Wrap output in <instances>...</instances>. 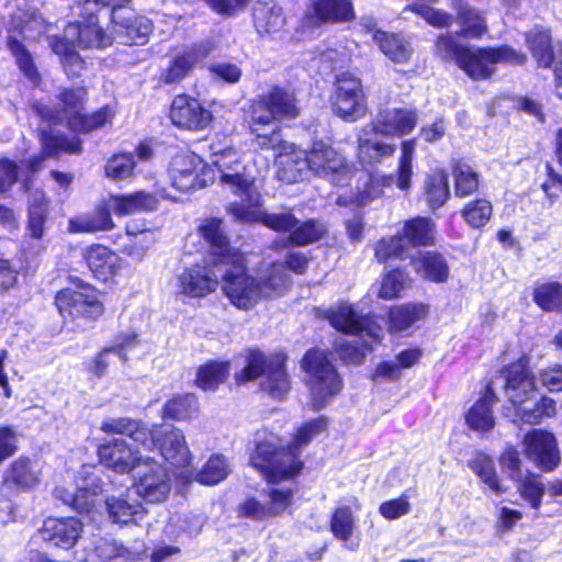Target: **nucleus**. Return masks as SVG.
<instances>
[{
  "instance_id": "f257e3e1",
  "label": "nucleus",
  "mask_w": 562,
  "mask_h": 562,
  "mask_svg": "<svg viewBox=\"0 0 562 562\" xmlns=\"http://www.w3.org/2000/svg\"><path fill=\"white\" fill-rule=\"evenodd\" d=\"M222 272V291L233 306L250 311L261 301L281 296L288 289L289 276L281 263H272L256 276L246 270L241 252H231Z\"/></svg>"
},
{
  "instance_id": "f03ea898",
  "label": "nucleus",
  "mask_w": 562,
  "mask_h": 562,
  "mask_svg": "<svg viewBox=\"0 0 562 562\" xmlns=\"http://www.w3.org/2000/svg\"><path fill=\"white\" fill-rule=\"evenodd\" d=\"M211 164L214 180L233 194L241 198L240 202L231 204L229 213L236 220H254L258 215L254 209L260 200L255 182L260 173L256 158L241 155L233 146L214 142L211 145Z\"/></svg>"
},
{
  "instance_id": "7ed1b4c3",
  "label": "nucleus",
  "mask_w": 562,
  "mask_h": 562,
  "mask_svg": "<svg viewBox=\"0 0 562 562\" xmlns=\"http://www.w3.org/2000/svg\"><path fill=\"white\" fill-rule=\"evenodd\" d=\"M279 155L278 177L285 182H296L306 170L318 177L328 179L336 186H346L355 170L347 159L330 144L324 140L314 142L310 150L297 148L294 144L283 145Z\"/></svg>"
},
{
  "instance_id": "20e7f679",
  "label": "nucleus",
  "mask_w": 562,
  "mask_h": 562,
  "mask_svg": "<svg viewBox=\"0 0 562 562\" xmlns=\"http://www.w3.org/2000/svg\"><path fill=\"white\" fill-rule=\"evenodd\" d=\"M327 420L324 417L316 418L304 424L293 435L288 449H279L269 441L257 445L251 454L250 463L268 482L277 483L295 476L302 468L297 459V450L306 446L314 437L325 431Z\"/></svg>"
},
{
  "instance_id": "39448f33",
  "label": "nucleus",
  "mask_w": 562,
  "mask_h": 562,
  "mask_svg": "<svg viewBox=\"0 0 562 562\" xmlns=\"http://www.w3.org/2000/svg\"><path fill=\"white\" fill-rule=\"evenodd\" d=\"M436 53L445 60H453L472 79L482 80L491 77L497 64H522L526 56L508 46L497 48L467 47L459 45L451 34L438 37Z\"/></svg>"
},
{
  "instance_id": "423d86ee",
  "label": "nucleus",
  "mask_w": 562,
  "mask_h": 562,
  "mask_svg": "<svg viewBox=\"0 0 562 562\" xmlns=\"http://www.w3.org/2000/svg\"><path fill=\"white\" fill-rule=\"evenodd\" d=\"M330 324L338 330L351 335V340L346 341L340 348V357L349 363H360L366 352L373 348L374 344L383 337L382 328L362 318L351 305L341 304L331 308L328 314Z\"/></svg>"
},
{
  "instance_id": "0eeeda50",
  "label": "nucleus",
  "mask_w": 562,
  "mask_h": 562,
  "mask_svg": "<svg viewBox=\"0 0 562 562\" xmlns=\"http://www.w3.org/2000/svg\"><path fill=\"white\" fill-rule=\"evenodd\" d=\"M88 14L83 24L70 23L65 30V37H53L49 45L59 55L68 76H79L83 69V60L76 52L75 43L86 48H101L111 44L112 40L98 26L93 7L85 10Z\"/></svg>"
},
{
  "instance_id": "6e6552de",
  "label": "nucleus",
  "mask_w": 562,
  "mask_h": 562,
  "mask_svg": "<svg viewBox=\"0 0 562 562\" xmlns=\"http://www.w3.org/2000/svg\"><path fill=\"white\" fill-rule=\"evenodd\" d=\"M48 25L37 12L27 7L14 13L10 23V35L8 47L14 56L16 64L23 75L33 83L37 85L40 74L34 65L33 58L24 45L18 40L16 34L24 40L34 42L46 32Z\"/></svg>"
},
{
  "instance_id": "1a4fd4ad",
  "label": "nucleus",
  "mask_w": 562,
  "mask_h": 562,
  "mask_svg": "<svg viewBox=\"0 0 562 562\" xmlns=\"http://www.w3.org/2000/svg\"><path fill=\"white\" fill-rule=\"evenodd\" d=\"M301 367L305 372L313 406L324 407L342 390V379L328 358L327 352L318 349L307 351Z\"/></svg>"
},
{
  "instance_id": "9d476101",
  "label": "nucleus",
  "mask_w": 562,
  "mask_h": 562,
  "mask_svg": "<svg viewBox=\"0 0 562 562\" xmlns=\"http://www.w3.org/2000/svg\"><path fill=\"white\" fill-rule=\"evenodd\" d=\"M284 357L278 356L265 370V356L259 350H249L246 367L235 374L237 383H245L266 372L262 389L272 397L283 398L290 390L289 376L284 369Z\"/></svg>"
},
{
  "instance_id": "9b49d317",
  "label": "nucleus",
  "mask_w": 562,
  "mask_h": 562,
  "mask_svg": "<svg viewBox=\"0 0 562 562\" xmlns=\"http://www.w3.org/2000/svg\"><path fill=\"white\" fill-rule=\"evenodd\" d=\"M75 285V289L66 288L56 294L55 303L60 315L65 319L100 317L104 308L99 291L79 279H76Z\"/></svg>"
},
{
  "instance_id": "f8f14e48",
  "label": "nucleus",
  "mask_w": 562,
  "mask_h": 562,
  "mask_svg": "<svg viewBox=\"0 0 562 562\" xmlns=\"http://www.w3.org/2000/svg\"><path fill=\"white\" fill-rule=\"evenodd\" d=\"M169 177L172 187L180 192H191L214 182V171L198 155L183 153L170 162Z\"/></svg>"
},
{
  "instance_id": "ddd939ff",
  "label": "nucleus",
  "mask_w": 562,
  "mask_h": 562,
  "mask_svg": "<svg viewBox=\"0 0 562 562\" xmlns=\"http://www.w3.org/2000/svg\"><path fill=\"white\" fill-rule=\"evenodd\" d=\"M224 265L212 259L184 268L176 279V293L192 299L205 297L216 291Z\"/></svg>"
},
{
  "instance_id": "4468645a",
  "label": "nucleus",
  "mask_w": 562,
  "mask_h": 562,
  "mask_svg": "<svg viewBox=\"0 0 562 562\" xmlns=\"http://www.w3.org/2000/svg\"><path fill=\"white\" fill-rule=\"evenodd\" d=\"M416 149V139H407L401 144V156L395 177L376 176L371 177L370 183L367 184L364 191L357 195L353 201L358 205H363L368 201L379 198L383 194V188H389L393 183L402 191H408L412 184L414 173L413 160Z\"/></svg>"
},
{
  "instance_id": "2eb2a0df",
  "label": "nucleus",
  "mask_w": 562,
  "mask_h": 562,
  "mask_svg": "<svg viewBox=\"0 0 562 562\" xmlns=\"http://www.w3.org/2000/svg\"><path fill=\"white\" fill-rule=\"evenodd\" d=\"M133 476V490L143 501L160 503L171 491V480L166 468L154 458L143 461Z\"/></svg>"
},
{
  "instance_id": "dca6fc26",
  "label": "nucleus",
  "mask_w": 562,
  "mask_h": 562,
  "mask_svg": "<svg viewBox=\"0 0 562 562\" xmlns=\"http://www.w3.org/2000/svg\"><path fill=\"white\" fill-rule=\"evenodd\" d=\"M278 117L272 112L263 97L255 101L251 106L249 128L255 136L257 145L262 149H272L273 156L279 161V155L283 150V145H290L282 140L276 122Z\"/></svg>"
},
{
  "instance_id": "f3484780",
  "label": "nucleus",
  "mask_w": 562,
  "mask_h": 562,
  "mask_svg": "<svg viewBox=\"0 0 562 562\" xmlns=\"http://www.w3.org/2000/svg\"><path fill=\"white\" fill-rule=\"evenodd\" d=\"M526 459L543 472L553 471L561 462L560 450L552 432L532 429L522 440Z\"/></svg>"
},
{
  "instance_id": "a211bd4d",
  "label": "nucleus",
  "mask_w": 562,
  "mask_h": 562,
  "mask_svg": "<svg viewBox=\"0 0 562 562\" xmlns=\"http://www.w3.org/2000/svg\"><path fill=\"white\" fill-rule=\"evenodd\" d=\"M140 445L128 442L125 439H114L101 445L98 449L100 462L116 473L136 472V468L150 457H145Z\"/></svg>"
},
{
  "instance_id": "6ab92c4d",
  "label": "nucleus",
  "mask_w": 562,
  "mask_h": 562,
  "mask_svg": "<svg viewBox=\"0 0 562 562\" xmlns=\"http://www.w3.org/2000/svg\"><path fill=\"white\" fill-rule=\"evenodd\" d=\"M92 470L91 467H82L80 482H76L75 486H58L55 490L56 496L78 512L89 513L99 502L102 492L101 481Z\"/></svg>"
},
{
  "instance_id": "aec40b11",
  "label": "nucleus",
  "mask_w": 562,
  "mask_h": 562,
  "mask_svg": "<svg viewBox=\"0 0 562 562\" xmlns=\"http://www.w3.org/2000/svg\"><path fill=\"white\" fill-rule=\"evenodd\" d=\"M293 491L289 487L271 488L262 499L250 497L238 508L239 515L256 521L278 517L292 505Z\"/></svg>"
},
{
  "instance_id": "412c9836",
  "label": "nucleus",
  "mask_w": 562,
  "mask_h": 562,
  "mask_svg": "<svg viewBox=\"0 0 562 562\" xmlns=\"http://www.w3.org/2000/svg\"><path fill=\"white\" fill-rule=\"evenodd\" d=\"M334 108L347 121H356L364 115L366 100L358 78L349 74L338 77Z\"/></svg>"
},
{
  "instance_id": "4be33fe9",
  "label": "nucleus",
  "mask_w": 562,
  "mask_h": 562,
  "mask_svg": "<svg viewBox=\"0 0 562 562\" xmlns=\"http://www.w3.org/2000/svg\"><path fill=\"white\" fill-rule=\"evenodd\" d=\"M149 431L155 435V439L153 446L144 448L145 450H151L158 446L161 456L172 465L187 467L190 464L192 456L182 430L173 426H154L149 428Z\"/></svg>"
},
{
  "instance_id": "5701e85b",
  "label": "nucleus",
  "mask_w": 562,
  "mask_h": 562,
  "mask_svg": "<svg viewBox=\"0 0 562 562\" xmlns=\"http://www.w3.org/2000/svg\"><path fill=\"white\" fill-rule=\"evenodd\" d=\"M111 18L115 38L122 44H144L151 32L149 21L138 16L131 8L115 9Z\"/></svg>"
},
{
  "instance_id": "b1692460",
  "label": "nucleus",
  "mask_w": 562,
  "mask_h": 562,
  "mask_svg": "<svg viewBox=\"0 0 562 562\" xmlns=\"http://www.w3.org/2000/svg\"><path fill=\"white\" fill-rule=\"evenodd\" d=\"M505 394L516 411L518 406L527 404L536 395L535 379L528 370L525 358L512 363L505 371Z\"/></svg>"
},
{
  "instance_id": "393cba45",
  "label": "nucleus",
  "mask_w": 562,
  "mask_h": 562,
  "mask_svg": "<svg viewBox=\"0 0 562 562\" xmlns=\"http://www.w3.org/2000/svg\"><path fill=\"white\" fill-rule=\"evenodd\" d=\"M170 120L180 128L199 131L211 123L212 113L204 109L196 99L181 94L172 101Z\"/></svg>"
},
{
  "instance_id": "a878e982",
  "label": "nucleus",
  "mask_w": 562,
  "mask_h": 562,
  "mask_svg": "<svg viewBox=\"0 0 562 562\" xmlns=\"http://www.w3.org/2000/svg\"><path fill=\"white\" fill-rule=\"evenodd\" d=\"M82 530V524L75 517L47 518L40 532L44 541L56 547L69 549L77 542Z\"/></svg>"
},
{
  "instance_id": "bb28decb",
  "label": "nucleus",
  "mask_w": 562,
  "mask_h": 562,
  "mask_svg": "<svg viewBox=\"0 0 562 562\" xmlns=\"http://www.w3.org/2000/svg\"><path fill=\"white\" fill-rule=\"evenodd\" d=\"M417 120L415 110L386 109L378 114L373 126L382 135L401 137L413 132Z\"/></svg>"
},
{
  "instance_id": "cd10ccee",
  "label": "nucleus",
  "mask_w": 562,
  "mask_h": 562,
  "mask_svg": "<svg viewBox=\"0 0 562 562\" xmlns=\"http://www.w3.org/2000/svg\"><path fill=\"white\" fill-rule=\"evenodd\" d=\"M329 529L334 538L342 543L344 549L357 551L360 547V537L356 535L357 519L350 506L339 505L331 513Z\"/></svg>"
},
{
  "instance_id": "c85d7f7f",
  "label": "nucleus",
  "mask_w": 562,
  "mask_h": 562,
  "mask_svg": "<svg viewBox=\"0 0 562 562\" xmlns=\"http://www.w3.org/2000/svg\"><path fill=\"white\" fill-rule=\"evenodd\" d=\"M85 260L95 278L108 281L116 276L124 266L123 259L102 245H92L85 250Z\"/></svg>"
},
{
  "instance_id": "c756f323",
  "label": "nucleus",
  "mask_w": 562,
  "mask_h": 562,
  "mask_svg": "<svg viewBox=\"0 0 562 562\" xmlns=\"http://www.w3.org/2000/svg\"><path fill=\"white\" fill-rule=\"evenodd\" d=\"M105 203L110 213L112 212L116 216H128L156 210L158 201L150 193L136 191L127 194H110Z\"/></svg>"
},
{
  "instance_id": "7c9ffc66",
  "label": "nucleus",
  "mask_w": 562,
  "mask_h": 562,
  "mask_svg": "<svg viewBox=\"0 0 562 562\" xmlns=\"http://www.w3.org/2000/svg\"><path fill=\"white\" fill-rule=\"evenodd\" d=\"M380 134L373 125L364 126L358 136V157L362 164H375L393 156L395 145L378 138Z\"/></svg>"
},
{
  "instance_id": "2f4dec72",
  "label": "nucleus",
  "mask_w": 562,
  "mask_h": 562,
  "mask_svg": "<svg viewBox=\"0 0 562 562\" xmlns=\"http://www.w3.org/2000/svg\"><path fill=\"white\" fill-rule=\"evenodd\" d=\"M212 44L204 42L194 45L178 55L164 74L166 83H175L182 80L189 71L212 50Z\"/></svg>"
},
{
  "instance_id": "473e14b6",
  "label": "nucleus",
  "mask_w": 562,
  "mask_h": 562,
  "mask_svg": "<svg viewBox=\"0 0 562 562\" xmlns=\"http://www.w3.org/2000/svg\"><path fill=\"white\" fill-rule=\"evenodd\" d=\"M100 429L106 434L128 436L131 441L140 445L142 448H150L155 439V435L149 431V428L138 420L126 417L108 418L102 422Z\"/></svg>"
},
{
  "instance_id": "72a5a7b5",
  "label": "nucleus",
  "mask_w": 562,
  "mask_h": 562,
  "mask_svg": "<svg viewBox=\"0 0 562 562\" xmlns=\"http://www.w3.org/2000/svg\"><path fill=\"white\" fill-rule=\"evenodd\" d=\"M496 402L497 397L492 386L487 385L483 395L467 412V425L472 430L480 432L492 430L495 426V417L492 407Z\"/></svg>"
},
{
  "instance_id": "f704fd0d",
  "label": "nucleus",
  "mask_w": 562,
  "mask_h": 562,
  "mask_svg": "<svg viewBox=\"0 0 562 562\" xmlns=\"http://www.w3.org/2000/svg\"><path fill=\"white\" fill-rule=\"evenodd\" d=\"M86 97L87 91L83 88L65 90L59 95L61 109L56 114L50 113L47 109H38L37 111L45 120L66 123L70 128V121L82 114Z\"/></svg>"
},
{
  "instance_id": "c9c22d12",
  "label": "nucleus",
  "mask_w": 562,
  "mask_h": 562,
  "mask_svg": "<svg viewBox=\"0 0 562 562\" xmlns=\"http://www.w3.org/2000/svg\"><path fill=\"white\" fill-rule=\"evenodd\" d=\"M200 233L210 244V258L221 263L228 262L227 257L231 252H239L227 244V238L222 228V220L207 218L200 226Z\"/></svg>"
},
{
  "instance_id": "e433bc0d",
  "label": "nucleus",
  "mask_w": 562,
  "mask_h": 562,
  "mask_svg": "<svg viewBox=\"0 0 562 562\" xmlns=\"http://www.w3.org/2000/svg\"><path fill=\"white\" fill-rule=\"evenodd\" d=\"M38 483L37 464L25 458H20L12 463L3 482L4 487L16 492L31 490Z\"/></svg>"
},
{
  "instance_id": "4c0bfd02",
  "label": "nucleus",
  "mask_w": 562,
  "mask_h": 562,
  "mask_svg": "<svg viewBox=\"0 0 562 562\" xmlns=\"http://www.w3.org/2000/svg\"><path fill=\"white\" fill-rule=\"evenodd\" d=\"M372 38L380 50L393 63L406 64L413 54L411 43L398 34L374 31Z\"/></svg>"
},
{
  "instance_id": "58836bf2",
  "label": "nucleus",
  "mask_w": 562,
  "mask_h": 562,
  "mask_svg": "<svg viewBox=\"0 0 562 562\" xmlns=\"http://www.w3.org/2000/svg\"><path fill=\"white\" fill-rule=\"evenodd\" d=\"M414 270L424 280L441 283L449 278V267L442 255L435 251L420 254L412 260Z\"/></svg>"
},
{
  "instance_id": "ea45409f",
  "label": "nucleus",
  "mask_w": 562,
  "mask_h": 562,
  "mask_svg": "<svg viewBox=\"0 0 562 562\" xmlns=\"http://www.w3.org/2000/svg\"><path fill=\"white\" fill-rule=\"evenodd\" d=\"M428 315V306L424 303H407L394 306L389 313L390 330L402 333Z\"/></svg>"
},
{
  "instance_id": "a19ab883",
  "label": "nucleus",
  "mask_w": 562,
  "mask_h": 562,
  "mask_svg": "<svg viewBox=\"0 0 562 562\" xmlns=\"http://www.w3.org/2000/svg\"><path fill=\"white\" fill-rule=\"evenodd\" d=\"M114 222L106 203L88 214L78 215L69 221L71 233H97L114 228Z\"/></svg>"
},
{
  "instance_id": "79ce46f5",
  "label": "nucleus",
  "mask_w": 562,
  "mask_h": 562,
  "mask_svg": "<svg viewBox=\"0 0 562 562\" xmlns=\"http://www.w3.org/2000/svg\"><path fill=\"white\" fill-rule=\"evenodd\" d=\"M513 483L521 501L531 509L539 510L546 494V485L541 477L531 471H525V474Z\"/></svg>"
},
{
  "instance_id": "37998d69",
  "label": "nucleus",
  "mask_w": 562,
  "mask_h": 562,
  "mask_svg": "<svg viewBox=\"0 0 562 562\" xmlns=\"http://www.w3.org/2000/svg\"><path fill=\"white\" fill-rule=\"evenodd\" d=\"M42 154L37 157H33L30 161V168L33 171L41 169L43 161L56 155L59 150L78 153L81 148L80 142L76 138L67 139L60 135H55L53 132L42 133Z\"/></svg>"
},
{
  "instance_id": "c03bdc74",
  "label": "nucleus",
  "mask_w": 562,
  "mask_h": 562,
  "mask_svg": "<svg viewBox=\"0 0 562 562\" xmlns=\"http://www.w3.org/2000/svg\"><path fill=\"white\" fill-rule=\"evenodd\" d=\"M106 508L110 518L121 525L137 524L146 514L144 506L139 502L134 501L131 503L127 496L106 499Z\"/></svg>"
},
{
  "instance_id": "a18cd8bd",
  "label": "nucleus",
  "mask_w": 562,
  "mask_h": 562,
  "mask_svg": "<svg viewBox=\"0 0 562 562\" xmlns=\"http://www.w3.org/2000/svg\"><path fill=\"white\" fill-rule=\"evenodd\" d=\"M312 11L321 22L348 21L353 18V9L349 0H315Z\"/></svg>"
},
{
  "instance_id": "49530a36",
  "label": "nucleus",
  "mask_w": 562,
  "mask_h": 562,
  "mask_svg": "<svg viewBox=\"0 0 562 562\" xmlns=\"http://www.w3.org/2000/svg\"><path fill=\"white\" fill-rule=\"evenodd\" d=\"M402 236L412 250L415 246H426L434 241L435 225L426 217H416L404 224Z\"/></svg>"
},
{
  "instance_id": "de8ad7c7",
  "label": "nucleus",
  "mask_w": 562,
  "mask_h": 562,
  "mask_svg": "<svg viewBox=\"0 0 562 562\" xmlns=\"http://www.w3.org/2000/svg\"><path fill=\"white\" fill-rule=\"evenodd\" d=\"M555 414V402L553 398L548 396H542L535 403L527 401V404L518 406V408L515 411V417L517 420L530 425H537L543 418L553 417Z\"/></svg>"
},
{
  "instance_id": "09e8293b",
  "label": "nucleus",
  "mask_w": 562,
  "mask_h": 562,
  "mask_svg": "<svg viewBox=\"0 0 562 562\" xmlns=\"http://www.w3.org/2000/svg\"><path fill=\"white\" fill-rule=\"evenodd\" d=\"M472 471L480 477L481 482L485 484L496 495H502L507 492V487L499 479L494 461L486 454H477L470 464Z\"/></svg>"
},
{
  "instance_id": "8fccbe9b",
  "label": "nucleus",
  "mask_w": 562,
  "mask_h": 562,
  "mask_svg": "<svg viewBox=\"0 0 562 562\" xmlns=\"http://www.w3.org/2000/svg\"><path fill=\"white\" fill-rule=\"evenodd\" d=\"M135 166L136 161L132 154H115L105 162L104 176L114 183L131 181L134 178Z\"/></svg>"
},
{
  "instance_id": "3c124183",
  "label": "nucleus",
  "mask_w": 562,
  "mask_h": 562,
  "mask_svg": "<svg viewBox=\"0 0 562 562\" xmlns=\"http://www.w3.org/2000/svg\"><path fill=\"white\" fill-rule=\"evenodd\" d=\"M229 372V362L210 361L198 369L195 384L203 391H214L222 384Z\"/></svg>"
},
{
  "instance_id": "603ef678",
  "label": "nucleus",
  "mask_w": 562,
  "mask_h": 562,
  "mask_svg": "<svg viewBox=\"0 0 562 562\" xmlns=\"http://www.w3.org/2000/svg\"><path fill=\"white\" fill-rule=\"evenodd\" d=\"M424 193L431 209L442 206L450 196L448 175L445 170H436L427 176Z\"/></svg>"
},
{
  "instance_id": "864d4df0",
  "label": "nucleus",
  "mask_w": 562,
  "mask_h": 562,
  "mask_svg": "<svg viewBox=\"0 0 562 562\" xmlns=\"http://www.w3.org/2000/svg\"><path fill=\"white\" fill-rule=\"evenodd\" d=\"M198 412L199 401L191 393L172 397L164 405L162 409L164 417L175 420L192 419L196 416Z\"/></svg>"
},
{
  "instance_id": "5fc2aeb1",
  "label": "nucleus",
  "mask_w": 562,
  "mask_h": 562,
  "mask_svg": "<svg viewBox=\"0 0 562 562\" xmlns=\"http://www.w3.org/2000/svg\"><path fill=\"white\" fill-rule=\"evenodd\" d=\"M255 26L260 34H271L281 30L285 19L281 7L257 5L254 11Z\"/></svg>"
},
{
  "instance_id": "6e6d98bb",
  "label": "nucleus",
  "mask_w": 562,
  "mask_h": 562,
  "mask_svg": "<svg viewBox=\"0 0 562 562\" xmlns=\"http://www.w3.org/2000/svg\"><path fill=\"white\" fill-rule=\"evenodd\" d=\"M263 98L279 121L297 116L299 108L293 93L276 88Z\"/></svg>"
},
{
  "instance_id": "4d7b16f0",
  "label": "nucleus",
  "mask_w": 562,
  "mask_h": 562,
  "mask_svg": "<svg viewBox=\"0 0 562 562\" xmlns=\"http://www.w3.org/2000/svg\"><path fill=\"white\" fill-rule=\"evenodd\" d=\"M374 255L379 262H386L391 259L403 260L411 257V250L400 233L392 237L381 238L374 246Z\"/></svg>"
},
{
  "instance_id": "13d9d810",
  "label": "nucleus",
  "mask_w": 562,
  "mask_h": 562,
  "mask_svg": "<svg viewBox=\"0 0 562 562\" xmlns=\"http://www.w3.org/2000/svg\"><path fill=\"white\" fill-rule=\"evenodd\" d=\"M231 472V465L223 454H212L202 470L196 474V481L204 485H215L225 480Z\"/></svg>"
},
{
  "instance_id": "bf43d9fd",
  "label": "nucleus",
  "mask_w": 562,
  "mask_h": 562,
  "mask_svg": "<svg viewBox=\"0 0 562 562\" xmlns=\"http://www.w3.org/2000/svg\"><path fill=\"white\" fill-rule=\"evenodd\" d=\"M258 212V216L254 220H238L244 223H256L261 222L267 227L277 231V232H292L293 228L299 224V220L291 214L290 212L280 213V214H269L265 213L261 210V199L258 201L257 205L254 207Z\"/></svg>"
},
{
  "instance_id": "052dcab7",
  "label": "nucleus",
  "mask_w": 562,
  "mask_h": 562,
  "mask_svg": "<svg viewBox=\"0 0 562 562\" xmlns=\"http://www.w3.org/2000/svg\"><path fill=\"white\" fill-rule=\"evenodd\" d=\"M527 42L538 64L542 67H549L553 60L549 32L544 30L531 31L527 36Z\"/></svg>"
},
{
  "instance_id": "680f3d73",
  "label": "nucleus",
  "mask_w": 562,
  "mask_h": 562,
  "mask_svg": "<svg viewBox=\"0 0 562 562\" xmlns=\"http://www.w3.org/2000/svg\"><path fill=\"white\" fill-rule=\"evenodd\" d=\"M533 301L543 311H555L562 307V284L544 282L533 290Z\"/></svg>"
},
{
  "instance_id": "e2e57ef3",
  "label": "nucleus",
  "mask_w": 562,
  "mask_h": 562,
  "mask_svg": "<svg viewBox=\"0 0 562 562\" xmlns=\"http://www.w3.org/2000/svg\"><path fill=\"white\" fill-rule=\"evenodd\" d=\"M458 21L462 25L460 35L479 38L486 32V22L481 13L469 7H461L458 12Z\"/></svg>"
},
{
  "instance_id": "0e129e2a",
  "label": "nucleus",
  "mask_w": 562,
  "mask_h": 562,
  "mask_svg": "<svg viewBox=\"0 0 562 562\" xmlns=\"http://www.w3.org/2000/svg\"><path fill=\"white\" fill-rule=\"evenodd\" d=\"M47 216V202L42 192H35L30 205L27 229L32 237L42 238Z\"/></svg>"
},
{
  "instance_id": "69168bd1",
  "label": "nucleus",
  "mask_w": 562,
  "mask_h": 562,
  "mask_svg": "<svg viewBox=\"0 0 562 562\" xmlns=\"http://www.w3.org/2000/svg\"><path fill=\"white\" fill-rule=\"evenodd\" d=\"M113 116V111L109 106H104L91 115L81 114V116L72 119L70 121V130L89 133L110 123Z\"/></svg>"
},
{
  "instance_id": "338daca9",
  "label": "nucleus",
  "mask_w": 562,
  "mask_h": 562,
  "mask_svg": "<svg viewBox=\"0 0 562 562\" xmlns=\"http://www.w3.org/2000/svg\"><path fill=\"white\" fill-rule=\"evenodd\" d=\"M493 207L488 200L477 199L469 202L462 210L464 221L473 228L485 226L491 216Z\"/></svg>"
},
{
  "instance_id": "774afa93",
  "label": "nucleus",
  "mask_w": 562,
  "mask_h": 562,
  "mask_svg": "<svg viewBox=\"0 0 562 562\" xmlns=\"http://www.w3.org/2000/svg\"><path fill=\"white\" fill-rule=\"evenodd\" d=\"M454 192L458 196H468L474 193L479 187L476 172L467 164H457L453 167Z\"/></svg>"
}]
</instances>
